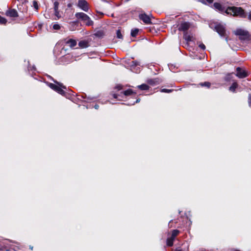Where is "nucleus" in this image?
Returning <instances> with one entry per match:
<instances>
[{
	"instance_id": "obj_1",
	"label": "nucleus",
	"mask_w": 251,
	"mask_h": 251,
	"mask_svg": "<svg viewBox=\"0 0 251 251\" xmlns=\"http://www.w3.org/2000/svg\"><path fill=\"white\" fill-rule=\"evenodd\" d=\"M225 13L234 17H239L242 18L247 17V13L245 10L241 7L229 6L225 10Z\"/></svg>"
},
{
	"instance_id": "obj_2",
	"label": "nucleus",
	"mask_w": 251,
	"mask_h": 251,
	"mask_svg": "<svg viewBox=\"0 0 251 251\" xmlns=\"http://www.w3.org/2000/svg\"><path fill=\"white\" fill-rule=\"evenodd\" d=\"M75 16L78 20L82 21L87 25H91L93 24V22L91 20L90 18L84 13H76L75 14Z\"/></svg>"
},
{
	"instance_id": "obj_3",
	"label": "nucleus",
	"mask_w": 251,
	"mask_h": 251,
	"mask_svg": "<svg viewBox=\"0 0 251 251\" xmlns=\"http://www.w3.org/2000/svg\"><path fill=\"white\" fill-rule=\"evenodd\" d=\"M56 84L53 83H50L49 86L50 88L57 92L59 94L64 95L65 91L63 89H66V87L64 86L62 84L59 83L56 81H54Z\"/></svg>"
},
{
	"instance_id": "obj_4",
	"label": "nucleus",
	"mask_w": 251,
	"mask_h": 251,
	"mask_svg": "<svg viewBox=\"0 0 251 251\" xmlns=\"http://www.w3.org/2000/svg\"><path fill=\"white\" fill-rule=\"evenodd\" d=\"M214 29L218 33V34L222 37H225L226 40L227 42V37L225 27L220 24H217L215 25Z\"/></svg>"
},
{
	"instance_id": "obj_5",
	"label": "nucleus",
	"mask_w": 251,
	"mask_h": 251,
	"mask_svg": "<svg viewBox=\"0 0 251 251\" xmlns=\"http://www.w3.org/2000/svg\"><path fill=\"white\" fill-rule=\"evenodd\" d=\"M77 6L85 12L89 10V4L85 0H78Z\"/></svg>"
},
{
	"instance_id": "obj_6",
	"label": "nucleus",
	"mask_w": 251,
	"mask_h": 251,
	"mask_svg": "<svg viewBox=\"0 0 251 251\" xmlns=\"http://www.w3.org/2000/svg\"><path fill=\"white\" fill-rule=\"evenodd\" d=\"M139 18L140 20L142 21L145 24L149 25L151 23L150 16L145 13L139 14Z\"/></svg>"
},
{
	"instance_id": "obj_7",
	"label": "nucleus",
	"mask_w": 251,
	"mask_h": 251,
	"mask_svg": "<svg viewBox=\"0 0 251 251\" xmlns=\"http://www.w3.org/2000/svg\"><path fill=\"white\" fill-rule=\"evenodd\" d=\"M237 74L236 75L239 78H244L247 76L246 72L240 68L236 69Z\"/></svg>"
},
{
	"instance_id": "obj_8",
	"label": "nucleus",
	"mask_w": 251,
	"mask_h": 251,
	"mask_svg": "<svg viewBox=\"0 0 251 251\" xmlns=\"http://www.w3.org/2000/svg\"><path fill=\"white\" fill-rule=\"evenodd\" d=\"M6 15L10 17L15 18L18 16L17 11L14 9H10L6 12Z\"/></svg>"
},
{
	"instance_id": "obj_9",
	"label": "nucleus",
	"mask_w": 251,
	"mask_h": 251,
	"mask_svg": "<svg viewBox=\"0 0 251 251\" xmlns=\"http://www.w3.org/2000/svg\"><path fill=\"white\" fill-rule=\"evenodd\" d=\"M189 27V24L187 22H184L181 24L180 26L178 27V29L179 30L182 31H186L187 30Z\"/></svg>"
},
{
	"instance_id": "obj_10",
	"label": "nucleus",
	"mask_w": 251,
	"mask_h": 251,
	"mask_svg": "<svg viewBox=\"0 0 251 251\" xmlns=\"http://www.w3.org/2000/svg\"><path fill=\"white\" fill-rule=\"evenodd\" d=\"M214 8L220 12H225V8L218 2H215L213 4Z\"/></svg>"
},
{
	"instance_id": "obj_11",
	"label": "nucleus",
	"mask_w": 251,
	"mask_h": 251,
	"mask_svg": "<svg viewBox=\"0 0 251 251\" xmlns=\"http://www.w3.org/2000/svg\"><path fill=\"white\" fill-rule=\"evenodd\" d=\"M66 44L71 48H73L76 45V41L75 40L71 39L66 42Z\"/></svg>"
},
{
	"instance_id": "obj_12",
	"label": "nucleus",
	"mask_w": 251,
	"mask_h": 251,
	"mask_svg": "<svg viewBox=\"0 0 251 251\" xmlns=\"http://www.w3.org/2000/svg\"><path fill=\"white\" fill-rule=\"evenodd\" d=\"M247 31L244 30L242 29H237L236 30L234 31V33L235 35L239 36V37L244 35V34L246 33Z\"/></svg>"
},
{
	"instance_id": "obj_13",
	"label": "nucleus",
	"mask_w": 251,
	"mask_h": 251,
	"mask_svg": "<svg viewBox=\"0 0 251 251\" xmlns=\"http://www.w3.org/2000/svg\"><path fill=\"white\" fill-rule=\"evenodd\" d=\"M239 38L240 40H243V41L250 40L249 32L248 31H247L246 33H245V34H244V35L240 36Z\"/></svg>"
},
{
	"instance_id": "obj_14",
	"label": "nucleus",
	"mask_w": 251,
	"mask_h": 251,
	"mask_svg": "<svg viewBox=\"0 0 251 251\" xmlns=\"http://www.w3.org/2000/svg\"><path fill=\"white\" fill-rule=\"evenodd\" d=\"M78 45L81 48H85L88 47V42L85 41H81L79 42Z\"/></svg>"
},
{
	"instance_id": "obj_15",
	"label": "nucleus",
	"mask_w": 251,
	"mask_h": 251,
	"mask_svg": "<svg viewBox=\"0 0 251 251\" xmlns=\"http://www.w3.org/2000/svg\"><path fill=\"white\" fill-rule=\"evenodd\" d=\"M148 82L152 85L158 84L159 83V79H150L148 81Z\"/></svg>"
},
{
	"instance_id": "obj_16",
	"label": "nucleus",
	"mask_w": 251,
	"mask_h": 251,
	"mask_svg": "<svg viewBox=\"0 0 251 251\" xmlns=\"http://www.w3.org/2000/svg\"><path fill=\"white\" fill-rule=\"evenodd\" d=\"M238 84L236 82H234L232 83L231 86L229 87V90L231 92H234L235 91V89L237 87Z\"/></svg>"
},
{
	"instance_id": "obj_17",
	"label": "nucleus",
	"mask_w": 251,
	"mask_h": 251,
	"mask_svg": "<svg viewBox=\"0 0 251 251\" xmlns=\"http://www.w3.org/2000/svg\"><path fill=\"white\" fill-rule=\"evenodd\" d=\"M121 93L123 94L125 96H129L134 93L131 89H129L126 91H125L123 93Z\"/></svg>"
},
{
	"instance_id": "obj_18",
	"label": "nucleus",
	"mask_w": 251,
	"mask_h": 251,
	"mask_svg": "<svg viewBox=\"0 0 251 251\" xmlns=\"http://www.w3.org/2000/svg\"><path fill=\"white\" fill-rule=\"evenodd\" d=\"M139 29L138 28H134L131 31V35L132 37H135L138 33Z\"/></svg>"
},
{
	"instance_id": "obj_19",
	"label": "nucleus",
	"mask_w": 251,
	"mask_h": 251,
	"mask_svg": "<svg viewBox=\"0 0 251 251\" xmlns=\"http://www.w3.org/2000/svg\"><path fill=\"white\" fill-rule=\"evenodd\" d=\"M174 239L173 238H169L167 240V244L168 246H172L173 245Z\"/></svg>"
},
{
	"instance_id": "obj_20",
	"label": "nucleus",
	"mask_w": 251,
	"mask_h": 251,
	"mask_svg": "<svg viewBox=\"0 0 251 251\" xmlns=\"http://www.w3.org/2000/svg\"><path fill=\"white\" fill-rule=\"evenodd\" d=\"M184 39L187 41L188 42V41H191L192 40V37L190 35H189L188 33H184Z\"/></svg>"
},
{
	"instance_id": "obj_21",
	"label": "nucleus",
	"mask_w": 251,
	"mask_h": 251,
	"mask_svg": "<svg viewBox=\"0 0 251 251\" xmlns=\"http://www.w3.org/2000/svg\"><path fill=\"white\" fill-rule=\"evenodd\" d=\"M139 88H140L141 90H148L149 89V86L147 84H142L141 85H139L138 86Z\"/></svg>"
},
{
	"instance_id": "obj_22",
	"label": "nucleus",
	"mask_w": 251,
	"mask_h": 251,
	"mask_svg": "<svg viewBox=\"0 0 251 251\" xmlns=\"http://www.w3.org/2000/svg\"><path fill=\"white\" fill-rule=\"evenodd\" d=\"M178 232H179L178 230H174L173 231V232H172L171 237L173 238L174 239H175L176 236H177V234H178Z\"/></svg>"
},
{
	"instance_id": "obj_23",
	"label": "nucleus",
	"mask_w": 251,
	"mask_h": 251,
	"mask_svg": "<svg viewBox=\"0 0 251 251\" xmlns=\"http://www.w3.org/2000/svg\"><path fill=\"white\" fill-rule=\"evenodd\" d=\"M140 65V62L138 61H132L131 62L132 66H137Z\"/></svg>"
},
{
	"instance_id": "obj_24",
	"label": "nucleus",
	"mask_w": 251,
	"mask_h": 251,
	"mask_svg": "<svg viewBox=\"0 0 251 251\" xmlns=\"http://www.w3.org/2000/svg\"><path fill=\"white\" fill-rule=\"evenodd\" d=\"M58 5H59L58 2L55 1L54 3V11H58Z\"/></svg>"
},
{
	"instance_id": "obj_25",
	"label": "nucleus",
	"mask_w": 251,
	"mask_h": 251,
	"mask_svg": "<svg viewBox=\"0 0 251 251\" xmlns=\"http://www.w3.org/2000/svg\"><path fill=\"white\" fill-rule=\"evenodd\" d=\"M117 37L119 39H122L123 38V36L121 34L120 30H117L116 32Z\"/></svg>"
},
{
	"instance_id": "obj_26",
	"label": "nucleus",
	"mask_w": 251,
	"mask_h": 251,
	"mask_svg": "<svg viewBox=\"0 0 251 251\" xmlns=\"http://www.w3.org/2000/svg\"><path fill=\"white\" fill-rule=\"evenodd\" d=\"M65 2H68L67 6L69 8H71L72 6L73 3L71 2L72 0H64Z\"/></svg>"
},
{
	"instance_id": "obj_27",
	"label": "nucleus",
	"mask_w": 251,
	"mask_h": 251,
	"mask_svg": "<svg viewBox=\"0 0 251 251\" xmlns=\"http://www.w3.org/2000/svg\"><path fill=\"white\" fill-rule=\"evenodd\" d=\"M53 28L55 30H59L60 28V26L58 24H55L53 25Z\"/></svg>"
},
{
	"instance_id": "obj_28",
	"label": "nucleus",
	"mask_w": 251,
	"mask_h": 251,
	"mask_svg": "<svg viewBox=\"0 0 251 251\" xmlns=\"http://www.w3.org/2000/svg\"><path fill=\"white\" fill-rule=\"evenodd\" d=\"M201 86H206V87H209L210 85V83L209 82H205L204 83H201Z\"/></svg>"
},
{
	"instance_id": "obj_29",
	"label": "nucleus",
	"mask_w": 251,
	"mask_h": 251,
	"mask_svg": "<svg viewBox=\"0 0 251 251\" xmlns=\"http://www.w3.org/2000/svg\"><path fill=\"white\" fill-rule=\"evenodd\" d=\"M7 21L6 19L2 17H0V24H5Z\"/></svg>"
},
{
	"instance_id": "obj_30",
	"label": "nucleus",
	"mask_w": 251,
	"mask_h": 251,
	"mask_svg": "<svg viewBox=\"0 0 251 251\" xmlns=\"http://www.w3.org/2000/svg\"><path fill=\"white\" fill-rule=\"evenodd\" d=\"M172 91V90H171V89H162L161 90V92H165V93H170Z\"/></svg>"
},
{
	"instance_id": "obj_31",
	"label": "nucleus",
	"mask_w": 251,
	"mask_h": 251,
	"mask_svg": "<svg viewBox=\"0 0 251 251\" xmlns=\"http://www.w3.org/2000/svg\"><path fill=\"white\" fill-rule=\"evenodd\" d=\"M54 14H55V16H56L57 17L58 19L60 18L61 17V16L59 14V12L58 11H54Z\"/></svg>"
},
{
	"instance_id": "obj_32",
	"label": "nucleus",
	"mask_w": 251,
	"mask_h": 251,
	"mask_svg": "<svg viewBox=\"0 0 251 251\" xmlns=\"http://www.w3.org/2000/svg\"><path fill=\"white\" fill-rule=\"evenodd\" d=\"M33 6L35 9L37 10L38 9V6L37 1H33Z\"/></svg>"
},
{
	"instance_id": "obj_33",
	"label": "nucleus",
	"mask_w": 251,
	"mask_h": 251,
	"mask_svg": "<svg viewBox=\"0 0 251 251\" xmlns=\"http://www.w3.org/2000/svg\"><path fill=\"white\" fill-rule=\"evenodd\" d=\"M120 96V95L119 94H114L113 95V97L115 98V99H118L119 100H121L120 99H119V97Z\"/></svg>"
},
{
	"instance_id": "obj_34",
	"label": "nucleus",
	"mask_w": 251,
	"mask_h": 251,
	"mask_svg": "<svg viewBox=\"0 0 251 251\" xmlns=\"http://www.w3.org/2000/svg\"><path fill=\"white\" fill-rule=\"evenodd\" d=\"M248 103L250 107H251V95H249L248 97Z\"/></svg>"
},
{
	"instance_id": "obj_35",
	"label": "nucleus",
	"mask_w": 251,
	"mask_h": 251,
	"mask_svg": "<svg viewBox=\"0 0 251 251\" xmlns=\"http://www.w3.org/2000/svg\"><path fill=\"white\" fill-rule=\"evenodd\" d=\"M199 47L201 48L202 50H204L205 49V45L201 43L199 45Z\"/></svg>"
},
{
	"instance_id": "obj_36",
	"label": "nucleus",
	"mask_w": 251,
	"mask_h": 251,
	"mask_svg": "<svg viewBox=\"0 0 251 251\" xmlns=\"http://www.w3.org/2000/svg\"><path fill=\"white\" fill-rule=\"evenodd\" d=\"M248 18L249 20L251 21V11L249 12Z\"/></svg>"
},
{
	"instance_id": "obj_37",
	"label": "nucleus",
	"mask_w": 251,
	"mask_h": 251,
	"mask_svg": "<svg viewBox=\"0 0 251 251\" xmlns=\"http://www.w3.org/2000/svg\"><path fill=\"white\" fill-rule=\"evenodd\" d=\"M116 88L118 89L119 90H121L122 89V86L121 85H118L116 86Z\"/></svg>"
},
{
	"instance_id": "obj_38",
	"label": "nucleus",
	"mask_w": 251,
	"mask_h": 251,
	"mask_svg": "<svg viewBox=\"0 0 251 251\" xmlns=\"http://www.w3.org/2000/svg\"><path fill=\"white\" fill-rule=\"evenodd\" d=\"M206 1L210 3H212L213 2V0H206Z\"/></svg>"
},
{
	"instance_id": "obj_39",
	"label": "nucleus",
	"mask_w": 251,
	"mask_h": 251,
	"mask_svg": "<svg viewBox=\"0 0 251 251\" xmlns=\"http://www.w3.org/2000/svg\"><path fill=\"white\" fill-rule=\"evenodd\" d=\"M99 105L98 104H96L95 106H94V107L95 109H98L99 108Z\"/></svg>"
},
{
	"instance_id": "obj_40",
	"label": "nucleus",
	"mask_w": 251,
	"mask_h": 251,
	"mask_svg": "<svg viewBox=\"0 0 251 251\" xmlns=\"http://www.w3.org/2000/svg\"><path fill=\"white\" fill-rule=\"evenodd\" d=\"M140 101V100L139 99H137L136 101L135 102L136 103H138Z\"/></svg>"
},
{
	"instance_id": "obj_41",
	"label": "nucleus",
	"mask_w": 251,
	"mask_h": 251,
	"mask_svg": "<svg viewBox=\"0 0 251 251\" xmlns=\"http://www.w3.org/2000/svg\"><path fill=\"white\" fill-rule=\"evenodd\" d=\"M175 251H181L180 250H176Z\"/></svg>"
},
{
	"instance_id": "obj_42",
	"label": "nucleus",
	"mask_w": 251,
	"mask_h": 251,
	"mask_svg": "<svg viewBox=\"0 0 251 251\" xmlns=\"http://www.w3.org/2000/svg\"><path fill=\"white\" fill-rule=\"evenodd\" d=\"M210 26L211 27V28H213V26H212V25H210Z\"/></svg>"
},
{
	"instance_id": "obj_43",
	"label": "nucleus",
	"mask_w": 251,
	"mask_h": 251,
	"mask_svg": "<svg viewBox=\"0 0 251 251\" xmlns=\"http://www.w3.org/2000/svg\"><path fill=\"white\" fill-rule=\"evenodd\" d=\"M30 248L31 250L33 249V247H30Z\"/></svg>"
},
{
	"instance_id": "obj_44",
	"label": "nucleus",
	"mask_w": 251,
	"mask_h": 251,
	"mask_svg": "<svg viewBox=\"0 0 251 251\" xmlns=\"http://www.w3.org/2000/svg\"><path fill=\"white\" fill-rule=\"evenodd\" d=\"M0 250H1V249H0Z\"/></svg>"
}]
</instances>
